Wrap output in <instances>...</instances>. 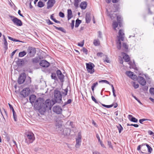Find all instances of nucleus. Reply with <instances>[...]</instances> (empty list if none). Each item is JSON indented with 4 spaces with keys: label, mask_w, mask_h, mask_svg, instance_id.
<instances>
[{
    "label": "nucleus",
    "mask_w": 154,
    "mask_h": 154,
    "mask_svg": "<svg viewBox=\"0 0 154 154\" xmlns=\"http://www.w3.org/2000/svg\"><path fill=\"white\" fill-rule=\"evenodd\" d=\"M54 27L56 29L61 31H63V28L62 27H57L55 26H54Z\"/></svg>",
    "instance_id": "obj_55"
},
{
    "label": "nucleus",
    "mask_w": 154,
    "mask_h": 154,
    "mask_svg": "<svg viewBox=\"0 0 154 154\" xmlns=\"http://www.w3.org/2000/svg\"><path fill=\"white\" fill-rule=\"evenodd\" d=\"M72 100H71V99H69L68 100V101H67V102H66V104H69V103H70L71 102H72Z\"/></svg>",
    "instance_id": "obj_61"
},
{
    "label": "nucleus",
    "mask_w": 154,
    "mask_h": 154,
    "mask_svg": "<svg viewBox=\"0 0 154 154\" xmlns=\"http://www.w3.org/2000/svg\"><path fill=\"white\" fill-rule=\"evenodd\" d=\"M98 85V83L97 82H96L95 83H94L93 84V85L92 86L93 87H94L95 88V87L97 85Z\"/></svg>",
    "instance_id": "obj_62"
},
{
    "label": "nucleus",
    "mask_w": 154,
    "mask_h": 154,
    "mask_svg": "<svg viewBox=\"0 0 154 154\" xmlns=\"http://www.w3.org/2000/svg\"><path fill=\"white\" fill-rule=\"evenodd\" d=\"M13 112V115L14 117V120L15 121H16L17 120V116L16 115V112H15V111Z\"/></svg>",
    "instance_id": "obj_36"
},
{
    "label": "nucleus",
    "mask_w": 154,
    "mask_h": 154,
    "mask_svg": "<svg viewBox=\"0 0 154 154\" xmlns=\"http://www.w3.org/2000/svg\"><path fill=\"white\" fill-rule=\"evenodd\" d=\"M118 23L116 21H113L112 23V26L115 30H116V28L118 27Z\"/></svg>",
    "instance_id": "obj_26"
},
{
    "label": "nucleus",
    "mask_w": 154,
    "mask_h": 154,
    "mask_svg": "<svg viewBox=\"0 0 154 154\" xmlns=\"http://www.w3.org/2000/svg\"><path fill=\"white\" fill-rule=\"evenodd\" d=\"M56 129L59 133L62 132V131L63 130L62 125L61 124H57L56 125Z\"/></svg>",
    "instance_id": "obj_17"
},
{
    "label": "nucleus",
    "mask_w": 154,
    "mask_h": 154,
    "mask_svg": "<svg viewBox=\"0 0 154 154\" xmlns=\"http://www.w3.org/2000/svg\"><path fill=\"white\" fill-rule=\"evenodd\" d=\"M52 79H55L56 78V74L54 73H52L51 75Z\"/></svg>",
    "instance_id": "obj_47"
},
{
    "label": "nucleus",
    "mask_w": 154,
    "mask_h": 154,
    "mask_svg": "<svg viewBox=\"0 0 154 154\" xmlns=\"http://www.w3.org/2000/svg\"><path fill=\"white\" fill-rule=\"evenodd\" d=\"M26 78V74L24 73L21 74L18 78V83L19 84L23 83Z\"/></svg>",
    "instance_id": "obj_9"
},
{
    "label": "nucleus",
    "mask_w": 154,
    "mask_h": 154,
    "mask_svg": "<svg viewBox=\"0 0 154 154\" xmlns=\"http://www.w3.org/2000/svg\"><path fill=\"white\" fill-rule=\"evenodd\" d=\"M29 56L33 57L35 54L36 50L35 48L32 47H29L27 50Z\"/></svg>",
    "instance_id": "obj_10"
},
{
    "label": "nucleus",
    "mask_w": 154,
    "mask_h": 154,
    "mask_svg": "<svg viewBox=\"0 0 154 154\" xmlns=\"http://www.w3.org/2000/svg\"><path fill=\"white\" fill-rule=\"evenodd\" d=\"M140 75H142V77L139 76L137 78V80L140 85H146V82L144 77H145L146 79H147L149 78L148 76L146 74H143L141 75L140 74Z\"/></svg>",
    "instance_id": "obj_4"
},
{
    "label": "nucleus",
    "mask_w": 154,
    "mask_h": 154,
    "mask_svg": "<svg viewBox=\"0 0 154 154\" xmlns=\"http://www.w3.org/2000/svg\"><path fill=\"white\" fill-rule=\"evenodd\" d=\"M83 52L84 53H85L86 54H87L88 50L84 48H83Z\"/></svg>",
    "instance_id": "obj_58"
},
{
    "label": "nucleus",
    "mask_w": 154,
    "mask_h": 154,
    "mask_svg": "<svg viewBox=\"0 0 154 154\" xmlns=\"http://www.w3.org/2000/svg\"><path fill=\"white\" fill-rule=\"evenodd\" d=\"M53 111L57 114L61 113L62 109L61 107L58 106H54L52 109Z\"/></svg>",
    "instance_id": "obj_11"
},
{
    "label": "nucleus",
    "mask_w": 154,
    "mask_h": 154,
    "mask_svg": "<svg viewBox=\"0 0 154 154\" xmlns=\"http://www.w3.org/2000/svg\"><path fill=\"white\" fill-rule=\"evenodd\" d=\"M80 2V0H75L74 5L76 7H77L78 6V3Z\"/></svg>",
    "instance_id": "obj_35"
},
{
    "label": "nucleus",
    "mask_w": 154,
    "mask_h": 154,
    "mask_svg": "<svg viewBox=\"0 0 154 154\" xmlns=\"http://www.w3.org/2000/svg\"><path fill=\"white\" fill-rule=\"evenodd\" d=\"M99 83L103 82V83H106L107 84H109V82H108L106 80H100L99 81Z\"/></svg>",
    "instance_id": "obj_40"
},
{
    "label": "nucleus",
    "mask_w": 154,
    "mask_h": 154,
    "mask_svg": "<svg viewBox=\"0 0 154 154\" xmlns=\"http://www.w3.org/2000/svg\"><path fill=\"white\" fill-rule=\"evenodd\" d=\"M26 54V52L25 51L20 52L19 54V57H23Z\"/></svg>",
    "instance_id": "obj_29"
},
{
    "label": "nucleus",
    "mask_w": 154,
    "mask_h": 154,
    "mask_svg": "<svg viewBox=\"0 0 154 154\" xmlns=\"http://www.w3.org/2000/svg\"><path fill=\"white\" fill-rule=\"evenodd\" d=\"M47 23H48V25H51V24H53V23L51 22L50 20L48 19V20H47Z\"/></svg>",
    "instance_id": "obj_54"
},
{
    "label": "nucleus",
    "mask_w": 154,
    "mask_h": 154,
    "mask_svg": "<svg viewBox=\"0 0 154 154\" xmlns=\"http://www.w3.org/2000/svg\"><path fill=\"white\" fill-rule=\"evenodd\" d=\"M119 36H118V39L123 41L124 39V33L122 29H120L119 31Z\"/></svg>",
    "instance_id": "obj_13"
},
{
    "label": "nucleus",
    "mask_w": 154,
    "mask_h": 154,
    "mask_svg": "<svg viewBox=\"0 0 154 154\" xmlns=\"http://www.w3.org/2000/svg\"><path fill=\"white\" fill-rule=\"evenodd\" d=\"M128 118L129 119V120L130 121V119H131L133 117V116L131 115H129L128 116Z\"/></svg>",
    "instance_id": "obj_63"
},
{
    "label": "nucleus",
    "mask_w": 154,
    "mask_h": 154,
    "mask_svg": "<svg viewBox=\"0 0 154 154\" xmlns=\"http://www.w3.org/2000/svg\"><path fill=\"white\" fill-rule=\"evenodd\" d=\"M68 20H69L73 17L72 11L70 9H68L67 11Z\"/></svg>",
    "instance_id": "obj_19"
},
{
    "label": "nucleus",
    "mask_w": 154,
    "mask_h": 154,
    "mask_svg": "<svg viewBox=\"0 0 154 154\" xmlns=\"http://www.w3.org/2000/svg\"><path fill=\"white\" fill-rule=\"evenodd\" d=\"M55 3V0H48L47 3V8L49 9L52 7Z\"/></svg>",
    "instance_id": "obj_16"
},
{
    "label": "nucleus",
    "mask_w": 154,
    "mask_h": 154,
    "mask_svg": "<svg viewBox=\"0 0 154 154\" xmlns=\"http://www.w3.org/2000/svg\"><path fill=\"white\" fill-rule=\"evenodd\" d=\"M39 64L41 66L44 67H48L50 65L49 63L45 60L41 61Z\"/></svg>",
    "instance_id": "obj_14"
},
{
    "label": "nucleus",
    "mask_w": 154,
    "mask_h": 154,
    "mask_svg": "<svg viewBox=\"0 0 154 154\" xmlns=\"http://www.w3.org/2000/svg\"><path fill=\"white\" fill-rule=\"evenodd\" d=\"M9 17H11V20L14 24L19 26L22 25V23L20 20L13 16H10Z\"/></svg>",
    "instance_id": "obj_7"
},
{
    "label": "nucleus",
    "mask_w": 154,
    "mask_h": 154,
    "mask_svg": "<svg viewBox=\"0 0 154 154\" xmlns=\"http://www.w3.org/2000/svg\"><path fill=\"white\" fill-rule=\"evenodd\" d=\"M54 95L55 101L57 103H60L62 100V96L60 92L57 90H55Z\"/></svg>",
    "instance_id": "obj_3"
},
{
    "label": "nucleus",
    "mask_w": 154,
    "mask_h": 154,
    "mask_svg": "<svg viewBox=\"0 0 154 154\" xmlns=\"http://www.w3.org/2000/svg\"><path fill=\"white\" fill-rule=\"evenodd\" d=\"M85 19L86 22L87 23H88L90 22L91 20V18L89 14H86Z\"/></svg>",
    "instance_id": "obj_24"
},
{
    "label": "nucleus",
    "mask_w": 154,
    "mask_h": 154,
    "mask_svg": "<svg viewBox=\"0 0 154 154\" xmlns=\"http://www.w3.org/2000/svg\"><path fill=\"white\" fill-rule=\"evenodd\" d=\"M146 145V147L147 148L148 152H149L150 153H151L152 152V149L151 148V147L148 144H145Z\"/></svg>",
    "instance_id": "obj_28"
},
{
    "label": "nucleus",
    "mask_w": 154,
    "mask_h": 154,
    "mask_svg": "<svg viewBox=\"0 0 154 154\" xmlns=\"http://www.w3.org/2000/svg\"><path fill=\"white\" fill-rule=\"evenodd\" d=\"M62 73L61 71L60 70H58L57 71V76L58 75H60V74H61Z\"/></svg>",
    "instance_id": "obj_53"
},
{
    "label": "nucleus",
    "mask_w": 154,
    "mask_h": 154,
    "mask_svg": "<svg viewBox=\"0 0 154 154\" xmlns=\"http://www.w3.org/2000/svg\"><path fill=\"white\" fill-rule=\"evenodd\" d=\"M59 16L62 18H63L64 17V14L63 13L61 12H60L59 14Z\"/></svg>",
    "instance_id": "obj_44"
},
{
    "label": "nucleus",
    "mask_w": 154,
    "mask_h": 154,
    "mask_svg": "<svg viewBox=\"0 0 154 154\" xmlns=\"http://www.w3.org/2000/svg\"><path fill=\"white\" fill-rule=\"evenodd\" d=\"M102 105L105 107L108 108H110L113 106V105H106L103 104H102Z\"/></svg>",
    "instance_id": "obj_43"
},
{
    "label": "nucleus",
    "mask_w": 154,
    "mask_h": 154,
    "mask_svg": "<svg viewBox=\"0 0 154 154\" xmlns=\"http://www.w3.org/2000/svg\"><path fill=\"white\" fill-rule=\"evenodd\" d=\"M130 121L131 122H138V120L134 117L131 119Z\"/></svg>",
    "instance_id": "obj_38"
},
{
    "label": "nucleus",
    "mask_w": 154,
    "mask_h": 154,
    "mask_svg": "<svg viewBox=\"0 0 154 154\" xmlns=\"http://www.w3.org/2000/svg\"><path fill=\"white\" fill-rule=\"evenodd\" d=\"M68 90L66 88L64 90V91L62 92V94L64 96H66L67 94Z\"/></svg>",
    "instance_id": "obj_37"
},
{
    "label": "nucleus",
    "mask_w": 154,
    "mask_h": 154,
    "mask_svg": "<svg viewBox=\"0 0 154 154\" xmlns=\"http://www.w3.org/2000/svg\"><path fill=\"white\" fill-rule=\"evenodd\" d=\"M121 39H118V40L117 42V48L119 49H120L121 48Z\"/></svg>",
    "instance_id": "obj_25"
},
{
    "label": "nucleus",
    "mask_w": 154,
    "mask_h": 154,
    "mask_svg": "<svg viewBox=\"0 0 154 154\" xmlns=\"http://www.w3.org/2000/svg\"><path fill=\"white\" fill-rule=\"evenodd\" d=\"M116 126L119 130V133H120L121 131L123 130V128L120 124H119Z\"/></svg>",
    "instance_id": "obj_27"
},
{
    "label": "nucleus",
    "mask_w": 154,
    "mask_h": 154,
    "mask_svg": "<svg viewBox=\"0 0 154 154\" xmlns=\"http://www.w3.org/2000/svg\"><path fill=\"white\" fill-rule=\"evenodd\" d=\"M58 77L61 82H62L63 81V79L64 78V76L62 74V73L58 75Z\"/></svg>",
    "instance_id": "obj_30"
},
{
    "label": "nucleus",
    "mask_w": 154,
    "mask_h": 154,
    "mask_svg": "<svg viewBox=\"0 0 154 154\" xmlns=\"http://www.w3.org/2000/svg\"><path fill=\"white\" fill-rule=\"evenodd\" d=\"M109 16L112 19H113L114 17H115L116 16H117V20L118 22V23L119 24V26L120 27H121L122 25L121 24V22L122 20V17L120 15H118L116 14H110L109 15Z\"/></svg>",
    "instance_id": "obj_6"
},
{
    "label": "nucleus",
    "mask_w": 154,
    "mask_h": 154,
    "mask_svg": "<svg viewBox=\"0 0 154 154\" xmlns=\"http://www.w3.org/2000/svg\"><path fill=\"white\" fill-rule=\"evenodd\" d=\"M123 47L125 48V49H128V45L125 43H124L123 44Z\"/></svg>",
    "instance_id": "obj_46"
},
{
    "label": "nucleus",
    "mask_w": 154,
    "mask_h": 154,
    "mask_svg": "<svg viewBox=\"0 0 154 154\" xmlns=\"http://www.w3.org/2000/svg\"><path fill=\"white\" fill-rule=\"evenodd\" d=\"M61 133L64 135H68L69 134V130L68 129H66Z\"/></svg>",
    "instance_id": "obj_22"
},
{
    "label": "nucleus",
    "mask_w": 154,
    "mask_h": 154,
    "mask_svg": "<svg viewBox=\"0 0 154 154\" xmlns=\"http://www.w3.org/2000/svg\"><path fill=\"white\" fill-rule=\"evenodd\" d=\"M97 56L98 57H101L103 55V54L102 52H99L97 53Z\"/></svg>",
    "instance_id": "obj_51"
},
{
    "label": "nucleus",
    "mask_w": 154,
    "mask_h": 154,
    "mask_svg": "<svg viewBox=\"0 0 154 154\" xmlns=\"http://www.w3.org/2000/svg\"><path fill=\"white\" fill-rule=\"evenodd\" d=\"M106 58L105 59H103V60L104 62H106L107 63H109V59L107 57V56H105Z\"/></svg>",
    "instance_id": "obj_39"
},
{
    "label": "nucleus",
    "mask_w": 154,
    "mask_h": 154,
    "mask_svg": "<svg viewBox=\"0 0 154 154\" xmlns=\"http://www.w3.org/2000/svg\"><path fill=\"white\" fill-rule=\"evenodd\" d=\"M93 44L95 46H98L100 45V42L98 39H95L94 40Z\"/></svg>",
    "instance_id": "obj_23"
},
{
    "label": "nucleus",
    "mask_w": 154,
    "mask_h": 154,
    "mask_svg": "<svg viewBox=\"0 0 154 154\" xmlns=\"http://www.w3.org/2000/svg\"><path fill=\"white\" fill-rule=\"evenodd\" d=\"M93 154H100L99 152L97 151H94L93 152Z\"/></svg>",
    "instance_id": "obj_64"
},
{
    "label": "nucleus",
    "mask_w": 154,
    "mask_h": 154,
    "mask_svg": "<svg viewBox=\"0 0 154 154\" xmlns=\"http://www.w3.org/2000/svg\"><path fill=\"white\" fill-rule=\"evenodd\" d=\"M87 3L86 2H81L80 5V7L82 9H85L86 8Z\"/></svg>",
    "instance_id": "obj_20"
},
{
    "label": "nucleus",
    "mask_w": 154,
    "mask_h": 154,
    "mask_svg": "<svg viewBox=\"0 0 154 154\" xmlns=\"http://www.w3.org/2000/svg\"><path fill=\"white\" fill-rule=\"evenodd\" d=\"M147 119H140L139 121V122H140V123H141V124H142L143 123V122L144 121H145L146 120H147Z\"/></svg>",
    "instance_id": "obj_52"
},
{
    "label": "nucleus",
    "mask_w": 154,
    "mask_h": 154,
    "mask_svg": "<svg viewBox=\"0 0 154 154\" xmlns=\"http://www.w3.org/2000/svg\"><path fill=\"white\" fill-rule=\"evenodd\" d=\"M91 99L92 100L94 101L96 103H98V102L97 101V100H96L95 98L93 96H91Z\"/></svg>",
    "instance_id": "obj_49"
},
{
    "label": "nucleus",
    "mask_w": 154,
    "mask_h": 154,
    "mask_svg": "<svg viewBox=\"0 0 154 154\" xmlns=\"http://www.w3.org/2000/svg\"><path fill=\"white\" fill-rule=\"evenodd\" d=\"M96 137L97 138V139L98 140V141L99 142H100L101 141V140H100V137H99V135L98 134H97L96 135Z\"/></svg>",
    "instance_id": "obj_57"
},
{
    "label": "nucleus",
    "mask_w": 154,
    "mask_h": 154,
    "mask_svg": "<svg viewBox=\"0 0 154 154\" xmlns=\"http://www.w3.org/2000/svg\"><path fill=\"white\" fill-rule=\"evenodd\" d=\"M84 44V41H83L81 42L80 43H78V45L81 47H82L83 46Z\"/></svg>",
    "instance_id": "obj_42"
},
{
    "label": "nucleus",
    "mask_w": 154,
    "mask_h": 154,
    "mask_svg": "<svg viewBox=\"0 0 154 154\" xmlns=\"http://www.w3.org/2000/svg\"><path fill=\"white\" fill-rule=\"evenodd\" d=\"M86 69L88 72L91 74H92L94 71V65L92 63H86Z\"/></svg>",
    "instance_id": "obj_5"
},
{
    "label": "nucleus",
    "mask_w": 154,
    "mask_h": 154,
    "mask_svg": "<svg viewBox=\"0 0 154 154\" xmlns=\"http://www.w3.org/2000/svg\"><path fill=\"white\" fill-rule=\"evenodd\" d=\"M133 86L135 89L139 87V85L138 84H136L135 82H133Z\"/></svg>",
    "instance_id": "obj_41"
},
{
    "label": "nucleus",
    "mask_w": 154,
    "mask_h": 154,
    "mask_svg": "<svg viewBox=\"0 0 154 154\" xmlns=\"http://www.w3.org/2000/svg\"><path fill=\"white\" fill-rule=\"evenodd\" d=\"M82 136L80 133L78 134V137L76 139V143L75 145V147L78 148L80 146L81 143Z\"/></svg>",
    "instance_id": "obj_8"
},
{
    "label": "nucleus",
    "mask_w": 154,
    "mask_h": 154,
    "mask_svg": "<svg viewBox=\"0 0 154 154\" xmlns=\"http://www.w3.org/2000/svg\"><path fill=\"white\" fill-rule=\"evenodd\" d=\"M81 23V20H77L75 22V27H77L79 26V24Z\"/></svg>",
    "instance_id": "obj_31"
},
{
    "label": "nucleus",
    "mask_w": 154,
    "mask_h": 154,
    "mask_svg": "<svg viewBox=\"0 0 154 154\" xmlns=\"http://www.w3.org/2000/svg\"><path fill=\"white\" fill-rule=\"evenodd\" d=\"M74 23L75 21L74 20H72L71 23V26L72 29H73L74 28Z\"/></svg>",
    "instance_id": "obj_48"
},
{
    "label": "nucleus",
    "mask_w": 154,
    "mask_h": 154,
    "mask_svg": "<svg viewBox=\"0 0 154 154\" xmlns=\"http://www.w3.org/2000/svg\"><path fill=\"white\" fill-rule=\"evenodd\" d=\"M53 14L51 15V17H50L51 19L57 23H60V22L58 20H57L56 19H53Z\"/></svg>",
    "instance_id": "obj_34"
},
{
    "label": "nucleus",
    "mask_w": 154,
    "mask_h": 154,
    "mask_svg": "<svg viewBox=\"0 0 154 154\" xmlns=\"http://www.w3.org/2000/svg\"><path fill=\"white\" fill-rule=\"evenodd\" d=\"M35 139L34 134L32 132H28L26 133L25 142L27 144L32 143Z\"/></svg>",
    "instance_id": "obj_2"
},
{
    "label": "nucleus",
    "mask_w": 154,
    "mask_h": 154,
    "mask_svg": "<svg viewBox=\"0 0 154 154\" xmlns=\"http://www.w3.org/2000/svg\"><path fill=\"white\" fill-rule=\"evenodd\" d=\"M127 126H134V127H138V125H137V124H131V125H130L128 124H127Z\"/></svg>",
    "instance_id": "obj_50"
},
{
    "label": "nucleus",
    "mask_w": 154,
    "mask_h": 154,
    "mask_svg": "<svg viewBox=\"0 0 154 154\" xmlns=\"http://www.w3.org/2000/svg\"><path fill=\"white\" fill-rule=\"evenodd\" d=\"M148 133L150 135H152L154 133L151 131H148Z\"/></svg>",
    "instance_id": "obj_60"
},
{
    "label": "nucleus",
    "mask_w": 154,
    "mask_h": 154,
    "mask_svg": "<svg viewBox=\"0 0 154 154\" xmlns=\"http://www.w3.org/2000/svg\"><path fill=\"white\" fill-rule=\"evenodd\" d=\"M38 7L42 8L43 7L44 5L43 2L42 1H39L38 3Z\"/></svg>",
    "instance_id": "obj_32"
},
{
    "label": "nucleus",
    "mask_w": 154,
    "mask_h": 154,
    "mask_svg": "<svg viewBox=\"0 0 154 154\" xmlns=\"http://www.w3.org/2000/svg\"><path fill=\"white\" fill-rule=\"evenodd\" d=\"M122 55L123 56V58L125 62H128L129 61L130 58L128 55L124 53H122Z\"/></svg>",
    "instance_id": "obj_18"
},
{
    "label": "nucleus",
    "mask_w": 154,
    "mask_h": 154,
    "mask_svg": "<svg viewBox=\"0 0 154 154\" xmlns=\"http://www.w3.org/2000/svg\"><path fill=\"white\" fill-rule=\"evenodd\" d=\"M8 105L9 106V107H10V109H11L12 110V112L14 111V108H13V106H12L11 104H10V103H8Z\"/></svg>",
    "instance_id": "obj_56"
},
{
    "label": "nucleus",
    "mask_w": 154,
    "mask_h": 154,
    "mask_svg": "<svg viewBox=\"0 0 154 154\" xmlns=\"http://www.w3.org/2000/svg\"><path fill=\"white\" fill-rule=\"evenodd\" d=\"M30 90L29 88H26L23 89L21 91L20 94L23 95L24 97L27 96L29 93Z\"/></svg>",
    "instance_id": "obj_12"
},
{
    "label": "nucleus",
    "mask_w": 154,
    "mask_h": 154,
    "mask_svg": "<svg viewBox=\"0 0 154 154\" xmlns=\"http://www.w3.org/2000/svg\"><path fill=\"white\" fill-rule=\"evenodd\" d=\"M54 104V103L53 101H51L49 99H48L45 101V103H43L42 106H40L38 108L42 113L43 114L46 111V108L51 109L52 106Z\"/></svg>",
    "instance_id": "obj_1"
},
{
    "label": "nucleus",
    "mask_w": 154,
    "mask_h": 154,
    "mask_svg": "<svg viewBox=\"0 0 154 154\" xmlns=\"http://www.w3.org/2000/svg\"><path fill=\"white\" fill-rule=\"evenodd\" d=\"M98 37H99L100 38H101L102 37H101V35H102L101 32L100 31H98Z\"/></svg>",
    "instance_id": "obj_59"
},
{
    "label": "nucleus",
    "mask_w": 154,
    "mask_h": 154,
    "mask_svg": "<svg viewBox=\"0 0 154 154\" xmlns=\"http://www.w3.org/2000/svg\"><path fill=\"white\" fill-rule=\"evenodd\" d=\"M4 44L5 45V48L6 50L8 49V44L7 42V41L6 39L4 40Z\"/></svg>",
    "instance_id": "obj_33"
},
{
    "label": "nucleus",
    "mask_w": 154,
    "mask_h": 154,
    "mask_svg": "<svg viewBox=\"0 0 154 154\" xmlns=\"http://www.w3.org/2000/svg\"><path fill=\"white\" fill-rule=\"evenodd\" d=\"M36 99V96L35 95L32 94L29 97V100L30 102L32 104L34 103V101Z\"/></svg>",
    "instance_id": "obj_21"
},
{
    "label": "nucleus",
    "mask_w": 154,
    "mask_h": 154,
    "mask_svg": "<svg viewBox=\"0 0 154 154\" xmlns=\"http://www.w3.org/2000/svg\"><path fill=\"white\" fill-rule=\"evenodd\" d=\"M126 74L131 79L134 80L137 79V76L134 75L133 73L131 71H127L126 72Z\"/></svg>",
    "instance_id": "obj_15"
},
{
    "label": "nucleus",
    "mask_w": 154,
    "mask_h": 154,
    "mask_svg": "<svg viewBox=\"0 0 154 154\" xmlns=\"http://www.w3.org/2000/svg\"><path fill=\"white\" fill-rule=\"evenodd\" d=\"M150 93L154 95V88H151L149 89Z\"/></svg>",
    "instance_id": "obj_45"
}]
</instances>
